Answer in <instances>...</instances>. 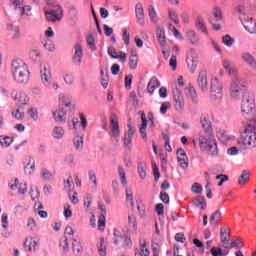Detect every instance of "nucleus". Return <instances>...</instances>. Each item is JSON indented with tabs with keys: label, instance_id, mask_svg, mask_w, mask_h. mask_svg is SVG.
I'll return each instance as SVG.
<instances>
[{
	"label": "nucleus",
	"instance_id": "1",
	"mask_svg": "<svg viewBox=\"0 0 256 256\" xmlns=\"http://www.w3.org/2000/svg\"><path fill=\"white\" fill-rule=\"evenodd\" d=\"M11 73L16 83H29V69L23 60L12 61Z\"/></svg>",
	"mask_w": 256,
	"mask_h": 256
},
{
	"label": "nucleus",
	"instance_id": "2",
	"mask_svg": "<svg viewBox=\"0 0 256 256\" xmlns=\"http://www.w3.org/2000/svg\"><path fill=\"white\" fill-rule=\"evenodd\" d=\"M249 119L246 126H244L243 132L240 133V139L243 145H255L256 143V119Z\"/></svg>",
	"mask_w": 256,
	"mask_h": 256
},
{
	"label": "nucleus",
	"instance_id": "3",
	"mask_svg": "<svg viewBox=\"0 0 256 256\" xmlns=\"http://www.w3.org/2000/svg\"><path fill=\"white\" fill-rule=\"evenodd\" d=\"M241 113L243 117L249 115L253 117V114L255 113V95L249 91L244 92L242 96Z\"/></svg>",
	"mask_w": 256,
	"mask_h": 256
},
{
	"label": "nucleus",
	"instance_id": "4",
	"mask_svg": "<svg viewBox=\"0 0 256 256\" xmlns=\"http://www.w3.org/2000/svg\"><path fill=\"white\" fill-rule=\"evenodd\" d=\"M61 106L59 110L53 112L54 120L57 123H65L67 121V112L63 110V107H71L73 104L71 101H67V97L63 96L60 100Z\"/></svg>",
	"mask_w": 256,
	"mask_h": 256
},
{
	"label": "nucleus",
	"instance_id": "5",
	"mask_svg": "<svg viewBox=\"0 0 256 256\" xmlns=\"http://www.w3.org/2000/svg\"><path fill=\"white\" fill-rule=\"evenodd\" d=\"M221 97H223V84L219 79L214 78L211 80L210 98L212 101H217V99H221Z\"/></svg>",
	"mask_w": 256,
	"mask_h": 256
},
{
	"label": "nucleus",
	"instance_id": "6",
	"mask_svg": "<svg viewBox=\"0 0 256 256\" xmlns=\"http://www.w3.org/2000/svg\"><path fill=\"white\" fill-rule=\"evenodd\" d=\"M244 87L245 85L241 83V78L234 75L230 84V97H232V99H237V97L241 95V91H243Z\"/></svg>",
	"mask_w": 256,
	"mask_h": 256
},
{
	"label": "nucleus",
	"instance_id": "7",
	"mask_svg": "<svg viewBox=\"0 0 256 256\" xmlns=\"http://www.w3.org/2000/svg\"><path fill=\"white\" fill-rule=\"evenodd\" d=\"M173 100H174V109L178 113H182L185 109V98H183V93L179 89L173 90Z\"/></svg>",
	"mask_w": 256,
	"mask_h": 256
},
{
	"label": "nucleus",
	"instance_id": "8",
	"mask_svg": "<svg viewBox=\"0 0 256 256\" xmlns=\"http://www.w3.org/2000/svg\"><path fill=\"white\" fill-rule=\"evenodd\" d=\"M211 142L215 143V136L211 133H201L199 135V143L201 151H207L211 147Z\"/></svg>",
	"mask_w": 256,
	"mask_h": 256
},
{
	"label": "nucleus",
	"instance_id": "9",
	"mask_svg": "<svg viewBox=\"0 0 256 256\" xmlns=\"http://www.w3.org/2000/svg\"><path fill=\"white\" fill-rule=\"evenodd\" d=\"M239 19L248 33L255 34L256 33V22L253 18L246 16L245 14H241Z\"/></svg>",
	"mask_w": 256,
	"mask_h": 256
},
{
	"label": "nucleus",
	"instance_id": "10",
	"mask_svg": "<svg viewBox=\"0 0 256 256\" xmlns=\"http://www.w3.org/2000/svg\"><path fill=\"white\" fill-rule=\"evenodd\" d=\"M197 86L202 91V93H205L209 91V81L207 80V70H200L198 73L197 78Z\"/></svg>",
	"mask_w": 256,
	"mask_h": 256
},
{
	"label": "nucleus",
	"instance_id": "11",
	"mask_svg": "<svg viewBox=\"0 0 256 256\" xmlns=\"http://www.w3.org/2000/svg\"><path fill=\"white\" fill-rule=\"evenodd\" d=\"M61 15H63V8L57 6V10H47L45 9V16L47 21L55 22L61 21Z\"/></svg>",
	"mask_w": 256,
	"mask_h": 256
},
{
	"label": "nucleus",
	"instance_id": "12",
	"mask_svg": "<svg viewBox=\"0 0 256 256\" xmlns=\"http://www.w3.org/2000/svg\"><path fill=\"white\" fill-rule=\"evenodd\" d=\"M110 126L112 137H115L116 139L120 137L119 118H117V114L115 113L110 115Z\"/></svg>",
	"mask_w": 256,
	"mask_h": 256
},
{
	"label": "nucleus",
	"instance_id": "13",
	"mask_svg": "<svg viewBox=\"0 0 256 256\" xmlns=\"http://www.w3.org/2000/svg\"><path fill=\"white\" fill-rule=\"evenodd\" d=\"M83 59V46L81 44H75L74 46V55L72 57V61L74 65H81V61Z\"/></svg>",
	"mask_w": 256,
	"mask_h": 256
},
{
	"label": "nucleus",
	"instance_id": "14",
	"mask_svg": "<svg viewBox=\"0 0 256 256\" xmlns=\"http://www.w3.org/2000/svg\"><path fill=\"white\" fill-rule=\"evenodd\" d=\"M40 77L43 85H45L46 87L50 85L51 70H49L46 65L42 66L40 70Z\"/></svg>",
	"mask_w": 256,
	"mask_h": 256
},
{
	"label": "nucleus",
	"instance_id": "15",
	"mask_svg": "<svg viewBox=\"0 0 256 256\" xmlns=\"http://www.w3.org/2000/svg\"><path fill=\"white\" fill-rule=\"evenodd\" d=\"M35 171V159L31 156L26 157L24 162V172L26 175H31Z\"/></svg>",
	"mask_w": 256,
	"mask_h": 256
},
{
	"label": "nucleus",
	"instance_id": "16",
	"mask_svg": "<svg viewBox=\"0 0 256 256\" xmlns=\"http://www.w3.org/2000/svg\"><path fill=\"white\" fill-rule=\"evenodd\" d=\"M137 23L143 27L145 25V10L142 4H137L135 8Z\"/></svg>",
	"mask_w": 256,
	"mask_h": 256
},
{
	"label": "nucleus",
	"instance_id": "17",
	"mask_svg": "<svg viewBox=\"0 0 256 256\" xmlns=\"http://www.w3.org/2000/svg\"><path fill=\"white\" fill-rule=\"evenodd\" d=\"M114 245L119 244L120 241H125L126 245H133V242L131 241V238H128L127 236L121 235V232L119 230L114 229Z\"/></svg>",
	"mask_w": 256,
	"mask_h": 256
},
{
	"label": "nucleus",
	"instance_id": "18",
	"mask_svg": "<svg viewBox=\"0 0 256 256\" xmlns=\"http://www.w3.org/2000/svg\"><path fill=\"white\" fill-rule=\"evenodd\" d=\"M156 37H157L159 45H161V47H165V45H167L165 29L161 28L160 26H157Z\"/></svg>",
	"mask_w": 256,
	"mask_h": 256
},
{
	"label": "nucleus",
	"instance_id": "19",
	"mask_svg": "<svg viewBox=\"0 0 256 256\" xmlns=\"http://www.w3.org/2000/svg\"><path fill=\"white\" fill-rule=\"evenodd\" d=\"M138 63H139V58H137V51L132 50L128 60L129 68L132 71H135V69H137Z\"/></svg>",
	"mask_w": 256,
	"mask_h": 256
},
{
	"label": "nucleus",
	"instance_id": "20",
	"mask_svg": "<svg viewBox=\"0 0 256 256\" xmlns=\"http://www.w3.org/2000/svg\"><path fill=\"white\" fill-rule=\"evenodd\" d=\"M141 120H142V125L139 129V133L142 137V139H144L145 141H147V116L145 115V112L141 113Z\"/></svg>",
	"mask_w": 256,
	"mask_h": 256
},
{
	"label": "nucleus",
	"instance_id": "21",
	"mask_svg": "<svg viewBox=\"0 0 256 256\" xmlns=\"http://www.w3.org/2000/svg\"><path fill=\"white\" fill-rule=\"evenodd\" d=\"M98 208L102 212L99 220H98V229L99 231H104L103 227H105V215H107V210L103 204H98Z\"/></svg>",
	"mask_w": 256,
	"mask_h": 256
},
{
	"label": "nucleus",
	"instance_id": "22",
	"mask_svg": "<svg viewBox=\"0 0 256 256\" xmlns=\"http://www.w3.org/2000/svg\"><path fill=\"white\" fill-rule=\"evenodd\" d=\"M157 87H161V82L157 79V77H152L147 85V91L150 93V95H153L155 89Z\"/></svg>",
	"mask_w": 256,
	"mask_h": 256
},
{
	"label": "nucleus",
	"instance_id": "23",
	"mask_svg": "<svg viewBox=\"0 0 256 256\" xmlns=\"http://www.w3.org/2000/svg\"><path fill=\"white\" fill-rule=\"evenodd\" d=\"M223 213L221 212V209L216 210L214 213L210 216V225L212 227H217L219 225V219H221Z\"/></svg>",
	"mask_w": 256,
	"mask_h": 256
},
{
	"label": "nucleus",
	"instance_id": "24",
	"mask_svg": "<svg viewBox=\"0 0 256 256\" xmlns=\"http://www.w3.org/2000/svg\"><path fill=\"white\" fill-rule=\"evenodd\" d=\"M241 58L243 60L244 63H247L249 65V67H252L253 69H255L256 67V62H255V58H253V56L249 53H242Z\"/></svg>",
	"mask_w": 256,
	"mask_h": 256
},
{
	"label": "nucleus",
	"instance_id": "25",
	"mask_svg": "<svg viewBox=\"0 0 256 256\" xmlns=\"http://www.w3.org/2000/svg\"><path fill=\"white\" fill-rule=\"evenodd\" d=\"M193 205L195 207H200V209L205 210L207 209V202L205 201V197L203 196H197L192 201Z\"/></svg>",
	"mask_w": 256,
	"mask_h": 256
},
{
	"label": "nucleus",
	"instance_id": "26",
	"mask_svg": "<svg viewBox=\"0 0 256 256\" xmlns=\"http://www.w3.org/2000/svg\"><path fill=\"white\" fill-rule=\"evenodd\" d=\"M213 16L215 19H210L211 25H213V23H217L218 21H223V11H221V8L215 7L213 9Z\"/></svg>",
	"mask_w": 256,
	"mask_h": 256
},
{
	"label": "nucleus",
	"instance_id": "27",
	"mask_svg": "<svg viewBox=\"0 0 256 256\" xmlns=\"http://www.w3.org/2000/svg\"><path fill=\"white\" fill-rule=\"evenodd\" d=\"M250 177L251 173L249 172V170H243L238 178L239 185H246L249 182Z\"/></svg>",
	"mask_w": 256,
	"mask_h": 256
},
{
	"label": "nucleus",
	"instance_id": "28",
	"mask_svg": "<svg viewBox=\"0 0 256 256\" xmlns=\"http://www.w3.org/2000/svg\"><path fill=\"white\" fill-rule=\"evenodd\" d=\"M195 27L199 31L203 32L204 35H207L208 31H207V27L205 26V20H203V18L201 17L196 18Z\"/></svg>",
	"mask_w": 256,
	"mask_h": 256
},
{
	"label": "nucleus",
	"instance_id": "29",
	"mask_svg": "<svg viewBox=\"0 0 256 256\" xmlns=\"http://www.w3.org/2000/svg\"><path fill=\"white\" fill-rule=\"evenodd\" d=\"M188 95H189V98L191 99L192 103H194L195 105H197V103H199V96H197V90H195V87L189 85Z\"/></svg>",
	"mask_w": 256,
	"mask_h": 256
},
{
	"label": "nucleus",
	"instance_id": "30",
	"mask_svg": "<svg viewBox=\"0 0 256 256\" xmlns=\"http://www.w3.org/2000/svg\"><path fill=\"white\" fill-rule=\"evenodd\" d=\"M200 123L204 129L203 133H211V121H209V119H207L205 116L201 117Z\"/></svg>",
	"mask_w": 256,
	"mask_h": 256
},
{
	"label": "nucleus",
	"instance_id": "31",
	"mask_svg": "<svg viewBox=\"0 0 256 256\" xmlns=\"http://www.w3.org/2000/svg\"><path fill=\"white\" fill-rule=\"evenodd\" d=\"M101 85L103 89H107L109 85V75L107 74V69L103 70L101 69Z\"/></svg>",
	"mask_w": 256,
	"mask_h": 256
},
{
	"label": "nucleus",
	"instance_id": "32",
	"mask_svg": "<svg viewBox=\"0 0 256 256\" xmlns=\"http://www.w3.org/2000/svg\"><path fill=\"white\" fill-rule=\"evenodd\" d=\"M186 37L190 40L192 45H197V43H199V36H197V33L193 30L188 31Z\"/></svg>",
	"mask_w": 256,
	"mask_h": 256
},
{
	"label": "nucleus",
	"instance_id": "33",
	"mask_svg": "<svg viewBox=\"0 0 256 256\" xmlns=\"http://www.w3.org/2000/svg\"><path fill=\"white\" fill-rule=\"evenodd\" d=\"M186 63L190 73H195V71H197V61L195 59L187 57Z\"/></svg>",
	"mask_w": 256,
	"mask_h": 256
},
{
	"label": "nucleus",
	"instance_id": "34",
	"mask_svg": "<svg viewBox=\"0 0 256 256\" xmlns=\"http://www.w3.org/2000/svg\"><path fill=\"white\" fill-rule=\"evenodd\" d=\"M211 157H217L219 155V149L217 148V142H211L209 148L206 150Z\"/></svg>",
	"mask_w": 256,
	"mask_h": 256
},
{
	"label": "nucleus",
	"instance_id": "35",
	"mask_svg": "<svg viewBox=\"0 0 256 256\" xmlns=\"http://www.w3.org/2000/svg\"><path fill=\"white\" fill-rule=\"evenodd\" d=\"M13 143V138L10 136H0L1 147H10Z\"/></svg>",
	"mask_w": 256,
	"mask_h": 256
},
{
	"label": "nucleus",
	"instance_id": "36",
	"mask_svg": "<svg viewBox=\"0 0 256 256\" xmlns=\"http://www.w3.org/2000/svg\"><path fill=\"white\" fill-rule=\"evenodd\" d=\"M40 177L43 181H51V179H53V173L45 168L41 170Z\"/></svg>",
	"mask_w": 256,
	"mask_h": 256
},
{
	"label": "nucleus",
	"instance_id": "37",
	"mask_svg": "<svg viewBox=\"0 0 256 256\" xmlns=\"http://www.w3.org/2000/svg\"><path fill=\"white\" fill-rule=\"evenodd\" d=\"M18 11H20L21 17H23V15H26L27 17H31V15H33V13H31L32 8L29 5L18 7Z\"/></svg>",
	"mask_w": 256,
	"mask_h": 256
},
{
	"label": "nucleus",
	"instance_id": "38",
	"mask_svg": "<svg viewBox=\"0 0 256 256\" xmlns=\"http://www.w3.org/2000/svg\"><path fill=\"white\" fill-rule=\"evenodd\" d=\"M148 13H149L150 21L152 23H157V21H158V19H157V11H155V7H153V5H149Z\"/></svg>",
	"mask_w": 256,
	"mask_h": 256
},
{
	"label": "nucleus",
	"instance_id": "39",
	"mask_svg": "<svg viewBox=\"0 0 256 256\" xmlns=\"http://www.w3.org/2000/svg\"><path fill=\"white\" fill-rule=\"evenodd\" d=\"M98 253L100 256L107 255V246H105V238H100V245L98 247Z\"/></svg>",
	"mask_w": 256,
	"mask_h": 256
},
{
	"label": "nucleus",
	"instance_id": "40",
	"mask_svg": "<svg viewBox=\"0 0 256 256\" xmlns=\"http://www.w3.org/2000/svg\"><path fill=\"white\" fill-rule=\"evenodd\" d=\"M86 41L91 51H97V46H95V38L93 37V34L88 35Z\"/></svg>",
	"mask_w": 256,
	"mask_h": 256
},
{
	"label": "nucleus",
	"instance_id": "41",
	"mask_svg": "<svg viewBox=\"0 0 256 256\" xmlns=\"http://www.w3.org/2000/svg\"><path fill=\"white\" fill-rule=\"evenodd\" d=\"M145 247H147V245L144 243L141 245L140 250L136 249L135 256H149L150 255L149 249L147 248L145 249Z\"/></svg>",
	"mask_w": 256,
	"mask_h": 256
},
{
	"label": "nucleus",
	"instance_id": "42",
	"mask_svg": "<svg viewBox=\"0 0 256 256\" xmlns=\"http://www.w3.org/2000/svg\"><path fill=\"white\" fill-rule=\"evenodd\" d=\"M210 253L213 256H225L229 254V251H226V253H223L222 248L212 247L210 250Z\"/></svg>",
	"mask_w": 256,
	"mask_h": 256
},
{
	"label": "nucleus",
	"instance_id": "43",
	"mask_svg": "<svg viewBox=\"0 0 256 256\" xmlns=\"http://www.w3.org/2000/svg\"><path fill=\"white\" fill-rule=\"evenodd\" d=\"M73 143L77 151H79V149H83V136L75 137Z\"/></svg>",
	"mask_w": 256,
	"mask_h": 256
},
{
	"label": "nucleus",
	"instance_id": "44",
	"mask_svg": "<svg viewBox=\"0 0 256 256\" xmlns=\"http://www.w3.org/2000/svg\"><path fill=\"white\" fill-rule=\"evenodd\" d=\"M168 17L175 25H179V15H177L176 11L168 10Z\"/></svg>",
	"mask_w": 256,
	"mask_h": 256
},
{
	"label": "nucleus",
	"instance_id": "45",
	"mask_svg": "<svg viewBox=\"0 0 256 256\" xmlns=\"http://www.w3.org/2000/svg\"><path fill=\"white\" fill-rule=\"evenodd\" d=\"M63 135H65V130H63V128L59 126L54 128L53 136L55 137V139H61Z\"/></svg>",
	"mask_w": 256,
	"mask_h": 256
},
{
	"label": "nucleus",
	"instance_id": "46",
	"mask_svg": "<svg viewBox=\"0 0 256 256\" xmlns=\"http://www.w3.org/2000/svg\"><path fill=\"white\" fill-rule=\"evenodd\" d=\"M222 43H224V45H226V47H232L233 43H235V39H233L230 35H225L222 38Z\"/></svg>",
	"mask_w": 256,
	"mask_h": 256
},
{
	"label": "nucleus",
	"instance_id": "47",
	"mask_svg": "<svg viewBox=\"0 0 256 256\" xmlns=\"http://www.w3.org/2000/svg\"><path fill=\"white\" fill-rule=\"evenodd\" d=\"M152 171L154 175V181H159V177H161V173H159V167L155 162L152 163Z\"/></svg>",
	"mask_w": 256,
	"mask_h": 256
},
{
	"label": "nucleus",
	"instance_id": "48",
	"mask_svg": "<svg viewBox=\"0 0 256 256\" xmlns=\"http://www.w3.org/2000/svg\"><path fill=\"white\" fill-rule=\"evenodd\" d=\"M191 191H192V193H196L199 195L201 193V191H203V186H201V184L195 182L191 187Z\"/></svg>",
	"mask_w": 256,
	"mask_h": 256
},
{
	"label": "nucleus",
	"instance_id": "49",
	"mask_svg": "<svg viewBox=\"0 0 256 256\" xmlns=\"http://www.w3.org/2000/svg\"><path fill=\"white\" fill-rule=\"evenodd\" d=\"M227 155H229L230 157H235L236 155H239V148L235 146L228 148Z\"/></svg>",
	"mask_w": 256,
	"mask_h": 256
},
{
	"label": "nucleus",
	"instance_id": "50",
	"mask_svg": "<svg viewBox=\"0 0 256 256\" xmlns=\"http://www.w3.org/2000/svg\"><path fill=\"white\" fill-rule=\"evenodd\" d=\"M177 159L182 169H187V167H189V162L187 158H181L178 156Z\"/></svg>",
	"mask_w": 256,
	"mask_h": 256
},
{
	"label": "nucleus",
	"instance_id": "51",
	"mask_svg": "<svg viewBox=\"0 0 256 256\" xmlns=\"http://www.w3.org/2000/svg\"><path fill=\"white\" fill-rule=\"evenodd\" d=\"M12 116L15 117V119H18V121H21L25 118V113L21 112L19 109H16L12 112Z\"/></svg>",
	"mask_w": 256,
	"mask_h": 256
},
{
	"label": "nucleus",
	"instance_id": "52",
	"mask_svg": "<svg viewBox=\"0 0 256 256\" xmlns=\"http://www.w3.org/2000/svg\"><path fill=\"white\" fill-rule=\"evenodd\" d=\"M73 216V211H71V206L69 204L64 205V217L69 219V217Z\"/></svg>",
	"mask_w": 256,
	"mask_h": 256
},
{
	"label": "nucleus",
	"instance_id": "53",
	"mask_svg": "<svg viewBox=\"0 0 256 256\" xmlns=\"http://www.w3.org/2000/svg\"><path fill=\"white\" fill-rule=\"evenodd\" d=\"M126 203H130L131 207H135V202H133V193L129 192L128 189H126Z\"/></svg>",
	"mask_w": 256,
	"mask_h": 256
},
{
	"label": "nucleus",
	"instance_id": "54",
	"mask_svg": "<svg viewBox=\"0 0 256 256\" xmlns=\"http://www.w3.org/2000/svg\"><path fill=\"white\" fill-rule=\"evenodd\" d=\"M64 81L66 85H73V83H75V78L73 77V74H65Z\"/></svg>",
	"mask_w": 256,
	"mask_h": 256
},
{
	"label": "nucleus",
	"instance_id": "55",
	"mask_svg": "<svg viewBox=\"0 0 256 256\" xmlns=\"http://www.w3.org/2000/svg\"><path fill=\"white\" fill-rule=\"evenodd\" d=\"M28 115L33 119L34 121H37L39 119V114L37 113V109L30 108L28 109Z\"/></svg>",
	"mask_w": 256,
	"mask_h": 256
},
{
	"label": "nucleus",
	"instance_id": "56",
	"mask_svg": "<svg viewBox=\"0 0 256 256\" xmlns=\"http://www.w3.org/2000/svg\"><path fill=\"white\" fill-rule=\"evenodd\" d=\"M74 243L72 244L73 251H76V253H81L83 251V248L81 247V243L77 241V239H73Z\"/></svg>",
	"mask_w": 256,
	"mask_h": 256
},
{
	"label": "nucleus",
	"instance_id": "57",
	"mask_svg": "<svg viewBox=\"0 0 256 256\" xmlns=\"http://www.w3.org/2000/svg\"><path fill=\"white\" fill-rule=\"evenodd\" d=\"M243 247V241H241L240 239H236L233 242H231V248H236V249H242Z\"/></svg>",
	"mask_w": 256,
	"mask_h": 256
},
{
	"label": "nucleus",
	"instance_id": "58",
	"mask_svg": "<svg viewBox=\"0 0 256 256\" xmlns=\"http://www.w3.org/2000/svg\"><path fill=\"white\" fill-rule=\"evenodd\" d=\"M138 175L140 178L145 179L147 177V172L145 171V167L143 165H138Z\"/></svg>",
	"mask_w": 256,
	"mask_h": 256
},
{
	"label": "nucleus",
	"instance_id": "59",
	"mask_svg": "<svg viewBox=\"0 0 256 256\" xmlns=\"http://www.w3.org/2000/svg\"><path fill=\"white\" fill-rule=\"evenodd\" d=\"M167 109H171V103L164 102L160 107V113H162V115H165V113H167Z\"/></svg>",
	"mask_w": 256,
	"mask_h": 256
},
{
	"label": "nucleus",
	"instance_id": "60",
	"mask_svg": "<svg viewBox=\"0 0 256 256\" xmlns=\"http://www.w3.org/2000/svg\"><path fill=\"white\" fill-rule=\"evenodd\" d=\"M124 82L126 89H131V83H133V75L126 76Z\"/></svg>",
	"mask_w": 256,
	"mask_h": 256
},
{
	"label": "nucleus",
	"instance_id": "61",
	"mask_svg": "<svg viewBox=\"0 0 256 256\" xmlns=\"http://www.w3.org/2000/svg\"><path fill=\"white\" fill-rule=\"evenodd\" d=\"M169 65L170 67H172V71H175L177 69V56H171Z\"/></svg>",
	"mask_w": 256,
	"mask_h": 256
},
{
	"label": "nucleus",
	"instance_id": "62",
	"mask_svg": "<svg viewBox=\"0 0 256 256\" xmlns=\"http://www.w3.org/2000/svg\"><path fill=\"white\" fill-rule=\"evenodd\" d=\"M155 209H156L157 215H159V216H161V215H163L165 213V210H164L165 206L163 204H161V203L157 204Z\"/></svg>",
	"mask_w": 256,
	"mask_h": 256
},
{
	"label": "nucleus",
	"instance_id": "63",
	"mask_svg": "<svg viewBox=\"0 0 256 256\" xmlns=\"http://www.w3.org/2000/svg\"><path fill=\"white\" fill-rule=\"evenodd\" d=\"M175 241H177L178 243H183L184 241H187V238H185V234L183 233H176Z\"/></svg>",
	"mask_w": 256,
	"mask_h": 256
},
{
	"label": "nucleus",
	"instance_id": "64",
	"mask_svg": "<svg viewBox=\"0 0 256 256\" xmlns=\"http://www.w3.org/2000/svg\"><path fill=\"white\" fill-rule=\"evenodd\" d=\"M160 200L163 201L164 203L168 204L169 203V194H167V192H160Z\"/></svg>",
	"mask_w": 256,
	"mask_h": 256
}]
</instances>
